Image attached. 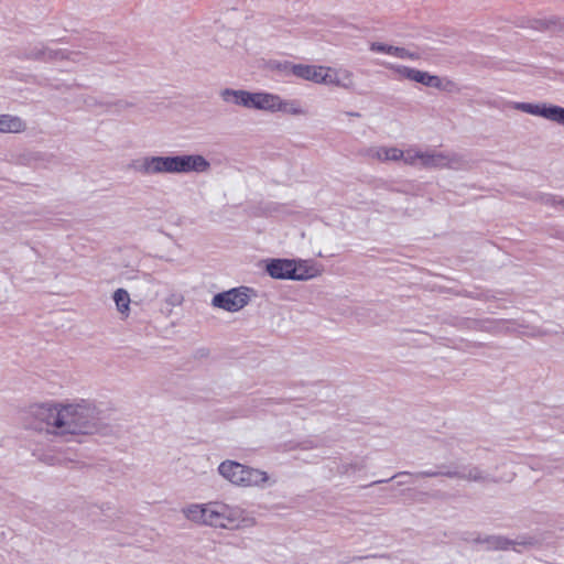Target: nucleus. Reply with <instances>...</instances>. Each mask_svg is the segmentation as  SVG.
I'll list each match as a JSON object with an SVG mask.
<instances>
[{"label": "nucleus", "mask_w": 564, "mask_h": 564, "mask_svg": "<svg viewBox=\"0 0 564 564\" xmlns=\"http://www.w3.org/2000/svg\"><path fill=\"white\" fill-rule=\"evenodd\" d=\"M380 161H399L403 158V151L398 148H378L373 154Z\"/></svg>", "instance_id": "nucleus-21"}, {"label": "nucleus", "mask_w": 564, "mask_h": 564, "mask_svg": "<svg viewBox=\"0 0 564 564\" xmlns=\"http://www.w3.org/2000/svg\"><path fill=\"white\" fill-rule=\"evenodd\" d=\"M324 66L297 64L292 66V74L299 78L318 84Z\"/></svg>", "instance_id": "nucleus-15"}, {"label": "nucleus", "mask_w": 564, "mask_h": 564, "mask_svg": "<svg viewBox=\"0 0 564 564\" xmlns=\"http://www.w3.org/2000/svg\"><path fill=\"white\" fill-rule=\"evenodd\" d=\"M251 91L243 89L225 88L220 91V97L225 102H231L245 108H251Z\"/></svg>", "instance_id": "nucleus-13"}, {"label": "nucleus", "mask_w": 564, "mask_h": 564, "mask_svg": "<svg viewBox=\"0 0 564 564\" xmlns=\"http://www.w3.org/2000/svg\"><path fill=\"white\" fill-rule=\"evenodd\" d=\"M249 292L250 289L246 286L234 288L216 294L212 304L227 312H238L249 303Z\"/></svg>", "instance_id": "nucleus-6"}, {"label": "nucleus", "mask_w": 564, "mask_h": 564, "mask_svg": "<svg viewBox=\"0 0 564 564\" xmlns=\"http://www.w3.org/2000/svg\"><path fill=\"white\" fill-rule=\"evenodd\" d=\"M276 102L278 95L270 93H252L250 109L274 112L275 105H278Z\"/></svg>", "instance_id": "nucleus-14"}, {"label": "nucleus", "mask_w": 564, "mask_h": 564, "mask_svg": "<svg viewBox=\"0 0 564 564\" xmlns=\"http://www.w3.org/2000/svg\"><path fill=\"white\" fill-rule=\"evenodd\" d=\"M463 159L456 153L451 152H423L422 167L425 169H454L463 166Z\"/></svg>", "instance_id": "nucleus-9"}, {"label": "nucleus", "mask_w": 564, "mask_h": 564, "mask_svg": "<svg viewBox=\"0 0 564 564\" xmlns=\"http://www.w3.org/2000/svg\"><path fill=\"white\" fill-rule=\"evenodd\" d=\"M183 301V296L181 294H172L166 302L171 305H180Z\"/></svg>", "instance_id": "nucleus-32"}, {"label": "nucleus", "mask_w": 564, "mask_h": 564, "mask_svg": "<svg viewBox=\"0 0 564 564\" xmlns=\"http://www.w3.org/2000/svg\"><path fill=\"white\" fill-rule=\"evenodd\" d=\"M513 109L542 117L564 127V107L546 102H514Z\"/></svg>", "instance_id": "nucleus-7"}, {"label": "nucleus", "mask_w": 564, "mask_h": 564, "mask_svg": "<svg viewBox=\"0 0 564 564\" xmlns=\"http://www.w3.org/2000/svg\"><path fill=\"white\" fill-rule=\"evenodd\" d=\"M206 524L215 528H228L238 520L239 511L223 502L206 503Z\"/></svg>", "instance_id": "nucleus-8"}, {"label": "nucleus", "mask_w": 564, "mask_h": 564, "mask_svg": "<svg viewBox=\"0 0 564 564\" xmlns=\"http://www.w3.org/2000/svg\"><path fill=\"white\" fill-rule=\"evenodd\" d=\"M482 541L487 551H507L510 547L516 550L517 545L532 546L535 543V540L531 536L510 540L502 535H485Z\"/></svg>", "instance_id": "nucleus-12"}, {"label": "nucleus", "mask_w": 564, "mask_h": 564, "mask_svg": "<svg viewBox=\"0 0 564 564\" xmlns=\"http://www.w3.org/2000/svg\"><path fill=\"white\" fill-rule=\"evenodd\" d=\"M184 516L196 523L206 524V505L193 503L183 509Z\"/></svg>", "instance_id": "nucleus-18"}, {"label": "nucleus", "mask_w": 564, "mask_h": 564, "mask_svg": "<svg viewBox=\"0 0 564 564\" xmlns=\"http://www.w3.org/2000/svg\"><path fill=\"white\" fill-rule=\"evenodd\" d=\"M334 85L345 88V89L352 88V86H354L352 74L349 70L339 72L335 79Z\"/></svg>", "instance_id": "nucleus-24"}, {"label": "nucleus", "mask_w": 564, "mask_h": 564, "mask_svg": "<svg viewBox=\"0 0 564 564\" xmlns=\"http://www.w3.org/2000/svg\"><path fill=\"white\" fill-rule=\"evenodd\" d=\"M391 68L394 69L395 73L402 78L420 83L426 87L443 89V82L436 75H431L427 72L419 70L408 66H392Z\"/></svg>", "instance_id": "nucleus-10"}, {"label": "nucleus", "mask_w": 564, "mask_h": 564, "mask_svg": "<svg viewBox=\"0 0 564 564\" xmlns=\"http://www.w3.org/2000/svg\"><path fill=\"white\" fill-rule=\"evenodd\" d=\"M218 471L231 484L243 487L262 486L269 479L265 471L242 465L235 460L223 462L218 466Z\"/></svg>", "instance_id": "nucleus-5"}, {"label": "nucleus", "mask_w": 564, "mask_h": 564, "mask_svg": "<svg viewBox=\"0 0 564 564\" xmlns=\"http://www.w3.org/2000/svg\"><path fill=\"white\" fill-rule=\"evenodd\" d=\"M370 48H371V51L395 55L400 58H410V59L419 58V54L410 52L409 50H406L404 47L387 45L383 43H377V42L372 43Z\"/></svg>", "instance_id": "nucleus-17"}, {"label": "nucleus", "mask_w": 564, "mask_h": 564, "mask_svg": "<svg viewBox=\"0 0 564 564\" xmlns=\"http://www.w3.org/2000/svg\"><path fill=\"white\" fill-rule=\"evenodd\" d=\"M24 56L29 59L45 61L46 59V46L35 45L25 51Z\"/></svg>", "instance_id": "nucleus-26"}, {"label": "nucleus", "mask_w": 564, "mask_h": 564, "mask_svg": "<svg viewBox=\"0 0 564 564\" xmlns=\"http://www.w3.org/2000/svg\"><path fill=\"white\" fill-rule=\"evenodd\" d=\"M444 467L445 466H441L440 470L417 471L415 474H412V476H414L416 478H433V477L444 476L447 478L460 479V480L473 481V482H481V484L497 482V480L490 474L481 470L478 466L465 465L458 469H449V468L443 469ZM405 475H411V473L400 471L388 479H380V480L372 481L371 484L367 485L366 487H371V486H375L378 484L388 482L394 478L405 476Z\"/></svg>", "instance_id": "nucleus-4"}, {"label": "nucleus", "mask_w": 564, "mask_h": 564, "mask_svg": "<svg viewBox=\"0 0 564 564\" xmlns=\"http://www.w3.org/2000/svg\"><path fill=\"white\" fill-rule=\"evenodd\" d=\"M366 468V459L355 460L351 463H343L337 467L339 475H349L350 473L360 471Z\"/></svg>", "instance_id": "nucleus-22"}, {"label": "nucleus", "mask_w": 564, "mask_h": 564, "mask_svg": "<svg viewBox=\"0 0 564 564\" xmlns=\"http://www.w3.org/2000/svg\"><path fill=\"white\" fill-rule=\"evenodd\" d=\"M278 105H275L274 112L281 111L289 115H305V110L302 108L299 100H283L278 96Z\"/></svg>", "instance_id": "nucleus-19"}, {"label": "nucleus", "mask_w": 564, "mask_h": 564, "mask_svg": "<svg viewBox=\"0 0 564 564\" xmlns=\"http://www.w3.org/2000/svg\"><path fill=\"white\" fill-rule=\"evenodd\" d=\"M482 540H484V536H481V535H477L476 538H474V539L471 540V542H473V543H475V544H484V541H482Z\"/></svg>", "instance_id": "nucleus-35"}, {"label": "nucleus", "mask_w": 564, "mask_h": 564, "mask_svg": "<svg viewBox=\"0 0 564 564\" xmlns=\"http://www.w3.org/2000/svg\"><path fill=\"white\" fill-rule=\"evenodd\" d=\"M349 116L359 117L360 115L358 112H348Z\"/></svg>", "instance_id": "nucleus-36"}, {"label": "nucleus", "mask_w": 564, "mask_h": 564, "mask_svg": "<svg viewBox=\"0 0 564 564\" xmlns=\"http://www.w3.org/2000/svg\"><path fill=\"white\" fill-rule=\"evenodd\" d=\"M25 122L18 116L0 115V132L1 133H20L25 131Z\"/></svg>", "instance_id": "nucleus-16"}, {"label": "nucleus", "mask_w": 564, "mask_h": 564, "mask_svg": "<svg viewBox=\"0 0 564 564\" xmlns=\"http://www.w3.org/2000/svg\"><path fill=\"white\" fill-rule=\"evenodd\" d=\"M112 299L118 312L127 317L129 315L131 302L129 293L124 289H118L115 291Z\"/></svg>", "instance_id": "nucleus-20"}, {"label": "nucleus", "mask_w": 564, "mask_h": 564, "mask_svg": "<svg viewBox=\"0 0 564 564\" xmlns=\"http://www.w3.org/2000/svg\"><path fill=\"white\" fill-rule=\"evenodd\" d=\"M64 437L67 435L106 434L109 427L107 413L94 402L82 400L64 404Z\"/></svg>", "instance_id": "nucleus-2"}, {"label": "nucleus", "mask_w": 564, "mask_h": 564, "mask_svg": "<svg viewBox=\"0 0 564 564\" xmlns=\"http://www.w3.org/2000/svg\"><path fill=\"white\" fill-rule=\"evenodd\" d=\"M33 455L36 456L39 460H41L50 466L58 465L64 462V459L61 457V455H57V454L39 453V452L34 451Z\"/></svg>", "instance_id": "nucleus-25"}, {"label": "nucleus", "mask_w": 564, "mask_h": 564, "mask_svg": "<svg viewBox=\"0 0 564 564\" xmlns=\"http://www.w3.org/2000/svg\"><path fill=\"white\" fill-rule=\"evenodd\" d=\"M338 73V70L324 66V73L321 74L318 84L334 85Z\"/></svg>", "instance_id": "nucleus-28"}, {"label": "nucleus", "mask_w": 564, "mask_h": 564, "mask_svg": "<svg viewBox=\"0 0 564 564\" xmlns=\"http://www.w3.org/2000/svg\"><path fill=\"white\" fill-rule=\"evenodd\" d=\"M64 404L55 402L32 404L28 410L30 429L48 435L64 437Z\"/></svg>", "instance_id": "nucleus-3"}, {"label": "nucleus", "mask_w": 564, "mask_h": 564, "mask_svg": "<svg viewBox=\"0 0 564 564\" xmlns=\"http://www.w3.org/2000/svg\"><path fill=\"white\" fill-rule=\"evenodd\" d=\"M543 202L546 204V205H551V206H558L561 207L562 209H564V198H557L556 196L554 195H545L543 197Z\"/></svg>", "instance_id": "nucleus-31"}, {"label": "nucleus", "mask_w": 564, "mask_h": 564, "mask_svg": "<svg viewBox=\"0 0 564 564\" xmlns=\"http://www.w3.org/2000/svg\"><path fill=\"white\" fill-rule=\"evenodd\" d=\"M535 23H536V25L534 28L541 29V30H550L552 28L563 25V23L561 22V20L558 18L538 20V21H535Z\"/></svg>", "instance_id": "nucleus-30"}, {"label": "nucleus", "mask_w": 564, "mask_h": 564, "mask_svg": "<svg viewBox=\"0 0 564 564\" xmlns=\"http://www.w3.org/2000/svg\"><path fill=\"white\" fill-rule=\"evenodd\" d=\"M294 64L290 63V62H284V63H279L276 65V68L282 70V72H285V73H291L292 74V66Z\"/></svg>", "instance_id": "nucleus-33"}, {"label": "nucleus", "mask_w": 564, "mask_h": 564, "mask_svg": "<svg viewBox=\"0 0 564 564\" xmlns=\"http://www.w3.org/2000/svg\"><path fill=\"white\" fill-rule=\"evenodd\" d=\"M422 156H423V152H421V151L408 150L406 152H403L402 160L404 161L405 164H409V165H415L417 161L422 165Z\"/></svg>", "instance_id": "nucleus-29"}, {"label": "nucleus", "mask_w": 564, "mask_h": 564, "mask_svg": "<svg viewBox=\"0 0 564 564\" xmlns=\"http://www.w3.org/2000/svg\"><path fill=\"white\" fill-rule=\"evenodd\" d=\"M361 558H364V557H362V556H356V557H354V560H361Z\"/></svg>", "instance_id": "nucleus-37"}, {"label": "nucleus", "mask_w": 564, "mask_h": 564, "mask_svg": "<svg viewBox=\"0 0 564 564\" xmlns=\"http://www.w3.org/2000/svg\"><path fill=\"white\" fill-rule=\"evenodd\" d=\"M295 270H296V274L303 275V276L295 278V279H293V281H306L308 279L316 276V274H317V270L314 267H308L302 262L297 263L296 261H295Z\"/></svg>", "instance_id": "nucleus-23"}, {"label": "nucleus", "mask_w": 564, "mask_h": 564, "mask_svg": "<svg viewBox=\"0 0 564 564\" xmlns=\"http://www.w3.org/2000/svg\"><path fill=\"white\" fill-rule=\"evenodd\" d=\"M69 55H70V53H67L65 51L52 50V48L46 47V59H45V62H47V61L64 59V58H70ZM72 55L78 57L79 53H72Z\"/></svg>", "instance_id": "nucleus-27"}, {"label": "nucleus", "mask_w": 564, "mask_h": 564, "mask_svg": "<svg viewBox=\"0 0 564 564\" xmlns=\"http://www.w3.org/2000/svg\"><path fill=\"white\" fill-rule=\"evenodd\" d=\"M118 108H127V107H131L132 104L130 102H127V101H123V100H119L115 104Z\"/></svg>", "instance_id": "nucleus-34"}, {"label": "nucleus", "mask_w": 564, "mask_h": 564, "mask_svg": "<svg viewBox=\"0 0 564 564\" xmlns=\"http://www.w3.org/2000/svg\"><path fill=\"white\" fill-rule=\"evenodd\" d=\"M265 272L276 280H293L299 278L295 270V260L270 259L265 264Z\"/></svg>", "instance_id": "nucleus-11"}, {"label": "nucleus", "mask_w": 564, "mask_h": 564, "mask_svg": "<svg viewBox=\"0 0 564 564\" xmlns=\"http://www.w3.org/2000/svg\"><path fill=\"white\" fill-rule=\"evenodd\" d=\"M142 175L205 173L210 163L200 154H183L173 156H143L132 160L128 166Z\"/></svg>", "instance_id": "nucleus-1"}]
</instances>
